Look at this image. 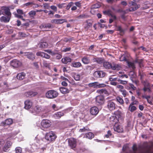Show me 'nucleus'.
Here are the masks:
<instances>
[{
	"mask_svg": "<svg viewBox=\"0 0 153 153\" xmlns=\"http://www.w3.org/2000/svg\"><path fill=\"white\" fill-rule=\"evenodd\" d=\"M87 15L84 14H83L77 16L76 18L78 19H83L87 18Z\"/></svg>",
	"mask_w": 153,
	"mask_h": 153,
	"instance_id": "a18cd8bd",
	"label": "nucleus"
},
{
	"mask_svg": "<svg viewBox=\"0 0 153 153\" xmlns=\"http://www.w3.org/2000/svg\"><path fill=\"white\" fill-rule=\"evenodd\" d=\"M128 147L127 145H125L123 146V151H125L128 149Z\"/></svg>",
	"mask_w": 153,
	"mask_h": 153,
	"instance_id": "774afa93",
	"label": "nucleus"
},
{
	"mask_svg": "<svg viewBox=\"0 0 153 153\" xmlns=\"http://www.w3.org/2000/svg\"><path fill=\"white\" fill-rule=\"evenodd\" d=\"M43 111L44 110L42 107L39 105H36L34 107L33 111H31V113L36 115Z\"/></svg>",
	"mask_w": 153,
	"mask_h": 153,
	"instance_id": "0eeeda50",
	"label": "nucleus"
},
{
	"mask_svg": "<svg viewBox=\"0 0 153 153\" xmlns=\"http://www.w3.org/2000/svg\"><path fill=\"white\" fill-rule=\"evenodd\" d=\"M72 65L74 67L79 68L81 67L82 65L80 62H77L72 63Z\"/></svg>",
	"mask_w": 153,
	"mask_h": 153,
	"instance_id": "f704fd0d",
	"label": "nucleus"
},
{
	"mask_svg": "<svg viewBox=\"0 0 153 153\" xmlns=\"http://www.w3.org/2000/svg\"><path fill=\"white\" fill-rule=\"evenodd\" d=\"M114 114L115 115V116L117 117H117L118 119L121 118L123 115L122 113L119 110H117L115 111Z\"/></svg>",
	"mask_w": 153,
	"mask_h": 153,
	"instance_id": "a878e982",
	"label": "nucleus"
},
{
	"mask_svg": "<svg viewBox=\"0 0 153 153\" xmlns=\"http://www.w3.org/2000/svg\"><path fill=\"white\" fill-rule=\"evenodd\" d=\"M142 59H140V60L137 59L135 61V62L138 63L140 67H141L142 66Z\"/></svg>",
	"mask_w": 153,
	"mask_h": 153,
	"instance_id": "680f3d73",
	"label": "nucleus"
},
{
	"mask_svg": "<svg viewBox=\"0 0 153 153\" xmlns=\"http://www.w3.org/2000/svg\"><path fill=\"white\" fill-rule=\"evenodd\" d=\"M10 17L11 16H7V17L2 16L0 18V20L1 22L7 23L9 22Z\"/></svg>",
	"mask_w": 153,
	"mask_h": 153,
	"instance_id": "aec40b11",
	"label": "nucleus"
},
{
	"mask_svg": "<svg viewBox=\"0 0 153 153\" xmlns=\"http://www.w3.org/2000/svg\"><path fill=\"white\" fill-rule=\"evenodd\" d=\"M73 4H74V3L73 2H71L69 3L66 7V9L67 10H69V9L73 5Z\"/></svg>",
	"mask_w": 153,
	"mask_h": 153,
	"instance_id": "5fc2aeb1",
	"label": "nucleus"
},
{
	"mask_svg": "<svg viewBox=\"0 0 153 153\" xmlns=\"http://www.w3.org/2000/svg\"><path fill=\"white\" fill-rule=\"evenodd\" d=\"M64 115V114L61 112H59L55 113L53 115L56 119H59Z\"/></svg>",
	"mask_w": 153,
	"mask_h": 153,
	"instance_id": "cd10ccee",
	"label": "nucleus"
},
{
	"mask_svg": "<svg viewBox=\"0 0 153 153\" xmlns=\"http://www.w3.org/2000/svg\"><path fill=\"white\" fill-rule=\"evenodd\" d=\"M85 24L84 26L85 29L88 30L92 26V23L89 20H86L85 22Z\"/></svg>",
	"mask_w": 153,
	"mask_h": 153,
	"instance_id": "b1692460",
	"label": "nucleus"
},
{
	"mask_svg": "<svg viewBox=\"0 0 153 153\" xmlns=\"http://www.w3.org/2000/svg\"><path fill=\"white\" fill-rule=\"evenodd\" d=\"M37 56H41L47 59H49L50 58V56L48 54L44 52H38L36 53Z\"/></svg>",
	"mask_w": 153,
	"mask_h": 153,
	"instance_id": "4468645a",
	"label": "nucleus"
},
{
	"mask_svg": "<svg viewBox=\"0 0 153 153\" xmlns=\"http://www.w3.org/2000/svg\"><path fill=\"white\" fill-rule=\"evenodd\" d=\"M61 61L64 64H67L68 62H70L71 61V59L68 57H65L62 58Z\"/></svg>",
	"mask_w": 153,
	"mask_h": 153,
	"instance_id": "393cba45",
	"label": "nucleus"
},
{
	"mask_svg": "<svg viewBox=\"0 0 153 153\" xmlns=\"http://www.w3.org/2000/svg\"><path fill=\"white\" fill-rule=\"evenodd\" d=\"M33 103L32 101L29 100H27L25 102V108L28 110L32 106Z\"/></svg>",
	"mask_w": 153,
	"mask_h": 153,
	"instance_id": "f8f14e48",
	"label": "nucleus"
},
{
	"mask_svg": "<svg viewBox=\"0 0 153 153\" xmlns=\"http://www.w3.org/2000/svg\"><path fill=\"white\" fill-rule=\"evenodd\" d=\"M90 112L92 115H96L98 113L99 110L97 107L95 106L91 108Z\"/></svg>",
	"mask_w": 153,
	"mask_h": 153,
	"instance_id": "f3484780",
	"label": "nucleus"
},
{
	"mask_svg": "<svg viewBox=\"0 0 153 153\" xmlns=\"http://www.w3.org/2000/svg\"><path fill=\"white\" fill-rule=\"evenodd\" d=\"M27 36V35L23 32H19V36L20 38L25 37Z\"/></svg>",
	"mask_w": 153,
	"mask_h": 153,
	"instance_id": "de8ad7c7",
	"label": "nucleus"
},
{
	"mask_svg": "<svg viewBox=\"0 0 153 153\" xmlns=\"http://www.w3.org/2000/svg\"><path fill=\"white\" fill-rule=\"evenodd\" d=\"M145 75V74L143 73H141L140 72L139 73V76H140V79L141 80H143Z\"/></svg>",
	"mask_w": 153,
	"mask_h": 153,
	"instance_id": "052dcab7",
	"label": "nucleus"
},
{
	"mask_svg": "<svg viewBox=\"0 0 153 153\" xmlns=\"http://www.w3.org/2000/svg\"><path fill=\"white\" fill-rule=\"evenodd\" d=\"M1 8L2 10L4 11L5 14L6 15L11 16V14L10 12V9L8 7H2Z\"/></svg>",
	"mask_w": 153,
	"mask_h": 153,
	"instance_id": "dca6fc26",
	"label": "nucleus"
},
{
	"mask_svg": "<svg viewBox=\"0 0 153 153\" xmlns=\"http://www.w3.org/2000/svg\"><path fill=\"white\" fill-rule=\"evenodd\" d=\"M68 143L69 146L71 148L74 149L75 148L76 146V140L73 138H71L68 139Z\"/></svg>",
	"mask_w": 153,
	"mask_h": 153,
	"instance_id": "423d86ee",
	"label": "nucleus"
},
{
	"mask_svg": "<svg viewBox=\"0 0 153 153\" xmlns=\"http://www.w3.org/2000/svg\"><path fill=\"white\" fill-rule=\"evenodd\" d=\"M10 64L14 68H17L21 65L22 63L19 61L14 59L11 61Z\"/></svg>",
	"mask_w": 153,
	"mask_h": 153,
	"instance_id": "1a4fd4ad",
	"label": "nucleus"
},
{
	"mask_svg": "<svg viewBox=\"0 0 153 153\" xmlns=\"http://www.w3.org/2000/svg\"><path fill=\"white\" fill-rule=\"evenodd\" d=\"M13 122V120L10 118L6 119L4 122L5 124L6 125H10Z\"/></svg>",
	"mask_w": 153,
	"mask_h": 153,
	"instance_id": "a19ab883",
	"label": "nucleus"
},
{
	"mask_svg": "<svg viewBox=\"0 0 153 153\" xmlns=\"http://www.w3.org/2000/svg\"><path fill=\"white\" fill-rule=\"evenodd\" d=\"M110 121L113 124H116L119 121V119L115 116H111L109 118Z\"/></svg>",
	"mask_w": 153,
	"mask_h": 153,
	"instance_id": "6ab92c4d",
	"label": "nucleus"
},
{
	"mask_svg": "<svg viewBox=\"0 0 153 153\" xmlns=\"http://www.w3.org/2000/svg\"><path fill=\"white\" fill-rule=\"evenodd\" d=\"M26 55L27 58L32 60H33L35 59L34 55L32 53H27Z\"/></svg>",
	"mask_w": 153,
	"mask_h": 153,
	"instance_id": "7c9ffc66",
	"label": "nucleus"
},
{
	"mask_svg": "<svg viewBox=\"0 0 153 153\" xmlns=\"http://www.w3.org/2000/svg\"><path fill=\"white\" fill-rule=\"evenodd\" d=\"M140 7V5H137L134 6H132L131 7L130 9H127L126 10V11H133L138 9Z\"/></svg>",
	"mask_w": 153,
	"mask_h": 153,
	"instance_id": "bb28decb",
	"label": "nucleus"
},
{
	"mask_svg": "<svg viewBox=\"0 0 153 153\" xmlns=\"http://www.w3.org/2000/svg\"><path fill=\"white\" fill-rule=\"evenodd\" d=\"M43 7L46 9H49V4L45 3L43 4Z\"/></svg>",
	"mask_w": 153,
	"mask_h": 153,
	"instance_id": "0e129e2a",
	"label": "nucleus"
},
{
	"mask_svg": "<svg viewBox=\"0 0 153 153\" xmlns=\"http://www.w3.org/2000/svg\"><path fill=\"white\" fill-rule=\"evenodd\" d=\"M48 44L45 42H40L38 44L37 47L40 48H45L47 47Z\"/></svg>",
	"mask_w": 153,
	"mask_h": 153,
	"instance_id": "4be33fe9",
	"label": "nucleus"
},
{
	"mask_svg": "<svg viewBox=\"0 0 153 153\" xmlns=\"http://www.w3.org/2000/svg\"><path fill=\"white\" fill-rule=\"evenodd\" d=\"M29 14L31 16H34L36 14V13L35 11H31L29 12Z\"/></svg>",
	"mask_w": 153,
	"mask_h": 153,
	"instance_id": "69168bd1",
	"label": "nucleus"
},
{
	"mask_svg": "<svg viewBox=\"0 0 153 153\" xmlns=\"http://www.w3.org/2000/svg\"><path fill=\"white\" fill-rule=\"evenodd\" d=\"M106 85L104 83H100L97 82V88H101L105 87L106 86Z\"/></svg>",
	"mask_w": 153,
	"mask_h": 153,
	"instance_id": "c03bdc74",
	"label": "nucleus"
},
{
	"mask_svg": "<svg viewBox=\"0 0 153 153\" xmlns=\"http://www.w3.org/2000/svg\"><path fill=\"white\" fill-rule=\"evenodd\" d=\"M96 102L98 105H102L104 103V98L103 96L98 95L95 98Z\"/></svg>",
	"mask_w": 153,
	"mask_h": 153,
	"instance_id": "6e6552de",
	"label": "nucleus"
},
{
	"mask_svg": "<svg viewBox=\"0 0 153 153\" xmlns=\"http://www.w3.org/2000/svg\"><path fill=\"white\" fill-rule=\"evenodd\" d=\"M58 95V93L54 90H49L45 94L46 97L48 99H54Z\"/></svg>",
	"mask_w": 153,
	"mask_h": 153,
	"instance_id": "f03ea898",
	"label": "nucleus"
},
{
	"mask_svg": "<svg viewBox=\"0 0 153 153\" xmlns=\"http://www.w3.org/2000/svg\"><path fill=\"white\" fill-rule=\"evenodd\" d=\"M120 61H125L127 63V65L130 68H131L133 69H134L135 68L134 63L133 62H131L128 61L126 58V56L124 55H122L119 58Z\"/></svg>",
	"mask_w": 153,
	"mask_h": 153,
	"instance_id": "7ed1b4c3",
	"label": "nucleus"
},
{
	"mask_svg": "<svg viewBox=\"0 0 153 153\" xmlns=\"http://www.w3.org/2000/svg\"><path fill=\"white\" fill-rule=\"evenodd\" d=\"M137 109V108L136 106L131 105V104L130 105L129 107H128V110L131 112H133L134 111L136 110Z\"/></svg>",
	"mask_w": 153,
	"mask_h": 153,
	"instance_id": "ea45409f",
	"label": "nucleus"
},
{
	"mask_svg": "<svg viewBox=\"0 0 153 153\" xmlns=\"http://www.w3.org/2000/svg\"><path fill=\"white\" fill-rule=\"evenodd\" d=\"M16 153H22V149L20 147H17L15 149Z\"/></svg>",
	"mask_w": 153,
	"mask_h": 153,
	"instance_id": "3c124183",
	"label": "nucleus"
},
{
	"mask_svg": "<svg viewBox=\"0 0 153 153\" xmlns=\"http://www.w3.org/2000/svg\"><path fill=\"white\" fill-rule=\"evenodd\" d=\"M45 138L48 141L51 142L55 140L56 136L53 132L51 131L46 133Z\"/></svg>",
	"mask_w": 153,
	"mask_h": 153,
	"instance_id": "f257e3e1",
	"label": "nucleus"
},
{
	"mask_svg": "<svg viewBox=\"0 0 153 153\" xmlns=\"http://www.w3.org/2000/svg\"><path fill=\"white\" fill-rule=\"evenodd\" d=\"M114 131L118 133H122L123 131V128L122 126L115 124L114 127Z\"/></svg>",
	"mask_w": 153,
	"mask_h": 153,
	"instance_id": "2eb2a0df",
	"label": "nucleus"
},
{
	"mask_svg": "<svg viewBox=\"0 0 153 153\" xmlns=\"http://www.w3.org/2000/svg\"><path fill=\"white\" fill-rule=\"evenodd\" d=\"M128 75L130 77V79L131 80H132L133 78H135L136 76V75L133 71H130Z\"/></svg>",
	"mask_w": 153,
	"mask_h": 153,
	"instance_id": "e433bc0d",
	"label": "nucleus"
},
{
	"mask_svg": "<svg viewBox=\"0 0 153 153\" xmlns=\"http://www.w3.org/2000/svg\"><path fill=\"white\" fill-rule=\"evenodd\" d=\"M142 82L144 85L143 88H146L148 87H150V84L149 83L146 81H143Z\"/></svg>",
	"mask_w": 153,
	"mask_h": 153,
	"instance_id": "79ce46f5",
	"label": "nucleus"
},
{
	"mask_svg": "<svg viewBox=\"0 0 153 153\" xmlns=\"http://www.w3.org/2000/svg\"><path fill=\"white\" fill-rule=\"evenodd\" d=\"M103 66L105 68L110 69L111 67V64L108 62H104Z\"/></svg>",
	"mask_w": 153,
	"mask_h": 153,
	"instance_id": "2f4dec72",
	"label": "nucleus"
},
{
	"mask_svg": "<svg viewBox=\"0 0 153 153\" xmlns=\"http://www.w3.org/2000/svg\"><path fill=\"white\" fill-rule=\"evenodd\" d=\"M51 124L50 121L47 120H43L41 123L42 126L44 128H48L49 127Z\"/></svg>",
	"mask_w": 153,
	"mask_h": 153,
	"instance_id": "9d476101",
	"label": "nucleus"
},
{
	"mask_svg": "<svg viewBox=\"0 0 153 153\" xmlns=\"http://www.w3.org/2000/svg\"><path fill=\"white\" fill-rule=\"evenodd\" d=\"M118 81L119 82L120 84L125 85L126 84L128 83V81H123L120 79L118 80Z\"/></svg>",
	"mask_w": 153,
	"mask_h": 153,
	"instance_id": "864d4df0",
	"label": "nucleus"
},
{
	"mask_svg": "<svg viewBox=\"0 0 153 153\" xmlns=\"http://www.w3.org/2000/svg\"><path fill=\"white\" fill-rule=\"evenodd\" d=\"M117 30L120 31L121 35H123L124 34L126 30L123 29L121 26H117Z\"/></svg>",
	"mask_w": 153,
	"mask_h": 153,
	"instance_id": "473e14b6",
	"label": "nucleus"
},
{
	"mask_svg": "<svg viewBox=\"0 0 153 153\" xmlns=\"http://www.w3.org/2000/svg\"><path fill=\"white\" fill-rule=\"evenodd\" d=\"M94 61L99 64H101L104 62V59L102 58H94Z\"/></svg>",
	"mask_w": 153,
	"mask_h": 153,
	"instance_id": "72a5a7b5",
	"label": "nucleus"
},
{
	"mask_svg": "<svg viewBox=\"0 0 153 153\" xmlns=\"http://www.w3.org/2000/svg\"><path fill=\"white\" fill-rule=\"evenodd\" d=\"M37 94V92L36 91H30L26 92L25 95L27 97H32L36 96Z\"/></svg>",
	"mask_w": 153,
	"mask_h": 153,
	"instance_id": "ddd939ff",
	"label": "nucleus"
},
{
	"mask_svg": "<svg viewBox=\"0 0 153 153\" xmlns=\"http://www.w3.org/2000/svg\"><path fill=\"white\" fill-rule=\"evenodd\" d=\"M80 76L78 74H75L74 76V78L76 81H79L80 79Z\"/></svg>",
	"mask_w": 153,
	"mask_h": 153,
	"instance_id": "603ef678",
	"label": "nucleus"
},
{
	"mask_svg": "<svg viewBox=\"0 0 153 153\" xmlns=\"http://www.w3.org/2000/svg\"><path fill=\"white\" fill-rule=\"evenodd\" d=\"M116 88L118 89H119V91L120 92L121 91H122L124 89V87L121 85H117Z\"/></svg>",
	"mask_w": 153,
	"mask_h": 153,
	"instance_id": "13d9d810",
	"label": "nucleus"
},
{
	"mask_svg": "<svg viewBox=\"0 0 153 153\" xmlns=\"http://www.w3.org/2000/svg\"><path fill=\"white\" fill-rule=\"evenodd\" d=\"M86 137L89 139H91L93 138L94 135V134L91 132H89L86 134Z\"/></svg>",
	"mask_w": 153,
	"mask_h": 153,
	"instance_id": "4c0bfd02",
	"label": "nucleus"
},
{
	"mask_svg": "<svg viewBox=\"0 0 153 153\" xmlns=\"http://www.w3.org/2000/svg\"><path fill=\"white\" fill-rule=\"evenodd\" d=\"M82 61L84 64H88L90 62V60L87 57H84L82 59Z\"/></svg>",
	"mask_w": 153,
	"mask_h": 153,
	"instance_id": "c9c22d12",
	"label": "nucleus"
},
{
	"mask_svg": "<svg viewBox=\"0 0 153 153\" xmlns=\"http://www.w3.org/2000/svg\"><path fill=\"white\" fill-rule=\"evenodd\" d=\"M128 85L130 87V89L131 88L133 90H135L136 89V87H135L133 84L130 83L128 84Z\"/></svg>",
	"mask_w": 153,
	"mask_h": 153,
	"instance_id": "e2e57ef3",
	"label": "nucleus"
},
{
	"mask_svg": "<svg viewBox=\"0 0 153 153\" xmlns=\"http://www.w3.org/2000/svg\"><path fill=\"white\" fill-rule=\"evenodd\" d=\"M42 27H44V28H50L53 27V25L50 24H48L47 25H42L41 26Z\"/></svg>",
	"mask_w": 153,
	"mask_h": 153,
	"instance_id": "49530a36",
	"label": "nucleus"
},
{
	"mask_svg": "<svg viewBox=\"0 0 153 153\" xmlns=\"http://www.w3.org/2000/svg\"><path fill=\"white\" fill-rule=\"evenodd\" d=\"M152 146V145H149L147 143H145L143 146V149L140 153H150Z\"/></svg>",
	"mask_w": 153,
	"mask_h": 153,
	"instance_id": "20e7f679",
	"label": "nucleus"
},
{
	"mask_svg": "<svg viewBox=\"0 0 153 153\" xmlns=\"http://www.w3.org/2000/svg\"><path fill=\"white\" fill-rule=\"evenodd\" d=\"M143 90L144 92L146 91L148 92L149 93H150L152 91L150 87H148L146 88H143Z\"/></svg>",
	"mask_w": 153,
	"mask_h": 153,
	"instance_id": "09e8293b",
	"label": "nucleus"
},
{
	"mask_svg": "<svg viewBox=\"0 0 153 153\" xmlns=\"http://www.w3.org/2000/svg\"><path fill=\"white\" fill-rule=\"evenodd\" d=\"M89 131V128L87 127H84L83 128L80 129L79 130V132H86Z\"/></svg>",
	"mask_w": 153,
	"mask_h": 153,
	"instance_id": "8fccbe9b",
	"label": "nucleus"
},
{
	"mask_svg": "<svg viewBox=\"0 0 153 153\" xmlns=\"http://www.w3.org/2000/svg\"><path fill=\"white\" fill-rule=\"evenodd\" d=\"M117 102H119L121 105H123L124 103V101L123 99L120 97L117 96L116 98Z\"/></svg>",
	"mask_w": 153,
	"mask_h": 153,
	"instance_id": "58836bf2",
	"label": "nucleus"
},
{
	"mask_svg": "<svg viewBox=\"0 0 153 153\" xmlns=\"http://www.w3.org/2000/svg\"><path fill=\"white\" fill-rule=\"evenodd\" d=\"M107 107L110 111L114 110L116 108L115 103L111 100H108L107 102Z\"/></svg>",
	"mask_w": 153,
	"mask_h": 153,
	"instance_id": "39448f33",
	"label": "nucleus"
},
{
	"mask_svg": "<svg viewBox=\"0 0 153 153\" xmlns=\"http://www.w3.org/2000/svg\"><path fill=\"white\" fill-rule=\"evenodd\" d=\"M97 93L100 94L107 95L108 94V92L105 89H102L100 90H99L97 91Z\"/></svg>",
	"mask_w": 153,
	"mask_h": 153,
	"instance_id": "c756f323",
	"label": "nucleus"
},
{
	"mask_svg": "<svg viewBox=\"0 0 153 153\" xmlns=\"http://www.w3.org/2000/svg\"><path fill=\"white\" fill-rule=\"evenodd\" d=\"M117 0H107V2L109 4H112L113 3H116Z\"/></svg>",
	"mask_w": 153,
	"mask_h": 153,
	"instance_id": "6e6d98bb",
	"label": "nucleus"
},
{
	"mask_svg": "<svg viewBox=\"0 0 153 153\" xmlns=\"http://www.w3.org/2000/svg\"><path fill=\"white\" fill-rule=\"evenodd\" d=\"M121 68V66L119 64H116L114 63L111 64V68L113 70H119Z\"/></svg>",
	"mask_w": 153,
	"mask_h": 153,
	"instance_id": "412c9836",
	"label": "nucleus"
},
{
	"mask_svg": "<svg viewBox=\"0 0 153 153\" xmlns=\"http://www.w3.org/2000/svg\"><path fill=\"white\" fill-rule=\"evenodd\" d=\"M65 3H62L61 4H59L57 5V6L60 9H62L65 6Z\"/></svg>",
	"mask_w": 153,
	"mask_h": 153,
	"instance_id": "bf43d9fd",
	"label": "nucleus"
},
{
	"mask_svg": "<svg viewBox=\"0 0 153 153\" xmlns=\"http://www.w3.org/2000/svg\"><path fill=\"white\" fill-rule=\"evenodd\" d=\"M59 90L60 92L63 94H66L69 92V90L68 88L65 87H61Z\"/></svg>",
	"mask_w": 153,
	"mask_h": 153,
	"instance_id": "c85d7f7f",
	"label": "nucleus"
},
{
	"mask_svg": "<svg viewBox=\"0 0 153 153\" xmlns=\"http://www.w3.org/2000/svg\"><path fill=\"white\" fill-rule=\"evenodd\" d=\"M25 74L24 72H22L21 73H20L18 74L16 77L18 79L21 80L23 79L25 76Z\"/></svg>",
	"mask_w": 153,
	"mask_h": 153,
	"instance_id": "5701e85b",
	"label": "nucleus"
},
{
	"mask_svg": "<svg viewBox=\"0 0 153 153\" xmlns=\"http://www.w3.org/2000/svg\"><path fill=\"white\" fill-rule=\"evenodd\" d=\"M122 93V94L123 95L124 97H125L128 94L127 92L126 91L125 89H123L121 91Z\"/></svg>",
	"mask_w": 153,
	"mask_h": 153,
	"instance_id": "4d7b16f0",
	"label": "nucleus"
},
{
	"mask_svg": "<svg viewBox=\"0 0 153 153\" xmlns=\"http://www.w3.org/2000/svg\"><path fill=\"white\" fill-rule=\"evenodd\" d=\"M97 82H95L91 83L88 84V86L90 87H93L94 88H97Z\"/></svg>",
	"mask_w": 153,
	"mask_h": 153,
	"instance_id": "37998d69",
	"label": "nucleus"
},
{
	"mask_svg": "<svg viewBox=\"0 0 153 153\" xmlns=\"http://www.w3.org/2000/svg\"><path fill=\"white\" fill-rule=\"evenodd\" d=\"M129 4L130 5V6H135L136 5H137L135 2H133L132 1H131L129 2Z\"/></svg>",
	"mask_w": 153,
	"mask_h": 153,
	"instance_id": "338daca9",
	"label": "nucleus"
},
{
	"mask_svg": "<svg viewBox=\"0 0 153 153\" xmlns=\"http://www.w3.org/2000/svg\"><path fill=\"white\" fill-rule=\"evenodd\" d=\"M105 73L102 71H97L93 74L94 76L97 78L103 77L105 76Z\"/></svg>",
	"mask_w": 153,
	"mask_h": 153,
	"instance_id": "9b49d317",
	"label": "nucleus"
},
{
	"mask_svg": "<svg viewBox=\"0 0 153 153\" xmlns=\"http://www.w3.org/2000/svg\"><path fill=\"white\" fill-rule=\"evenodd\" d=\"M65 22H67V21L64 19H53L51 21L52 23H54L57 24H61Z\"/></svg>",
	"mask_w": 153,
	"mask_h": 153,
	"instance_id": "a211bd4d",
	"label": "nucleus"
}]
</instances>
